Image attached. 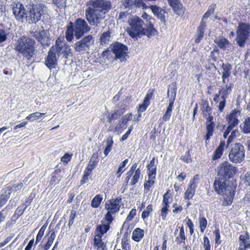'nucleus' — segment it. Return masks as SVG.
<instances>
[{
	"label": "nucleus",
	"instance_id": "9",
	"mask_svg": "<svg viewBox=\"0 0 250 250\" xmlns=\"http://www.w3.org/2000/svg\"><path fill=\"white\" fill-rule=\"evenodd\" d=\"M236 167L232 166L228 162L221 163L217 167L218 176L227 180L231 178L235 173Z\"/></svg>",
	"mask_w": 250,
	"mask_h": 250
},
{
	"label": "nucleus",
	"instance_id": "56",
	"mask_svg": "<svg viewBox=\"0 0 250 250\" xmlns=\"http://www.w3.org/2000/svg\"><path fill=\"white\" fill-rule=\"evenodd\" d=\"M132 119V113H129L123 116L121 120V121L122 122V123H124V125H126L129 121H130Z\"/></svg>",
	"mask_w": 250,
	"mask_h": 250
},
{
	"label": "nucleus",
	"instance_id": "16",
	"mask_svg": "<svg viewBox=\"0 0 250 250\" xmlns=\"http://www.w3.org/2000/svg\"><path fill=\"white\" fill-rule=\"evenodd\" d=\"M198 179V175H196L190 180L188 188L184 194L186 199H191L194 195L195 190L197 187Z\"/></svg>",
	"mask_w": 250,
	"mask_h": 250
},
{
	"label": "nucleus",
	"instance_id": "8",
	"mask_svg": "<svg viewBox=\"0 0 250 250\" xmlns=\"http://www.w3.org/2000/svg\"><path fill=\"white\" fill-rule=\"evenodd\" d=\"M245 150L244 146L240 143L234 144L230 149L229 158L230 161L238 163L243 161L245 158Z\"/></svg>",
	"mask_w": 250,
	"mask_h": 250
},
{
	"label": "nucleus",
	"instance_id": "54",
	"mask_svg": "<svg viewBox=\"0 0 250 250\" xmlns=\"http://www.w3.org/2000/svg\"><path fill=\"white\" fill-rule=\"evenodd\" d=\"M76 216V211L75 210H72L70 212L69 217V221L68 226L70 227L74 223V219Z\"/></svg>",
	"mask_w": 250,
	"mask_h": 250
},
{
	"label": "nucleus",
	"instance_id": "49",
	"mask_svg": "<svg viewBox=\"0 0 250 250\" xmlns=\"http://www.w3.org/2000/svg\"><path fill=\"white\" fill-rule=\"evenodd\" d=\"M153 211V206L151 204L148 205L146 209H145L142 214V218L143 220L147 218L149 214Z\"/></svg>",
	"mask_w": 250,
	"mask_h": 250
},
{
	"label": "nucleus",
	"instance_id": "38",
	"mask_svg": "<svg viewBox=\"0 0 250 250\" xmlns=\"http://www.w3.org/2000/svg\"><path fill=\"white\" fill-rule=\"evenodd\" d=\"M215 126V123H211V124L207 125V134L205 136V139L206 142L209 140L210 137L213 135L214 128Z\"/></svg>",
	"mask_w": 250,
	"mask_h": 250
},
{
	"label": "nucleus",
	"instance_id": "37",
	"mask_svg": "<svg viewBox=\"0 0 250 250\" xmlns=\"http://www.w3.org/2000/svg\"><path fill=\"white\" fill-rule=\"evenodd\" d=\"M201 110L203 112L204 117H207L208 115L211 114V108L209 106V104L208 101H202Z\"/></svg>",
	"mask_w": 250,
	"mask_h": 250
},
{
	"label": "nucleus",
	"instance_id": "11",
	"mask_svg": "<svg viewBox=\"0 0 250 250\" xmlns=\"http://www.w3.org/2000/svg\"><path fill=\"white\" fill-rule=\"evenodd\" d=\"M73 23L75 27V38L77 40L80 39L91 29L90 26L83 19L78 18Z\"/></svg>",
	"mask_w": 250,
	"mask_h": 250
},
{
	"label": "nucleus",
	"instance_id": "44",
	"mask_svg": "<svg viewBox=\"0 0 250 250\" xmlns=\"http://www.w3.org/2000/svg\"><path fill=\"white\" fill-rule=\"evenodd\" d=\"M111 37L110 32L108 31L104 32L100 37V42L102 44H107L110 41Z\"/></svg>",
	"mask_w": 250,
	"mask_h": 250
},
{
	"label": "nucleus",
	"instance_id": "31",
	"mask_svg": "<svg viewBox=\"0 0 250 250\" xmlns=\"http://www.w3.org/2000/svg\"><path fill=\"white\" fill-rule=\"evenodd\" d=\"M93 247L97 250H107L106 244L99 236L94 237Z\"/></svg>",
	"mask_w": 250,
	"mask_h": 250
},
{
	"label": "nucleus",
	"instance_id": "18",
	"mask_svg": "<svg viewBox=\"0 0 250 250\" xmlns=\"http://www.w3.org/2000/svg\"><path fill=\"white\" fill-rule=\"evenodd\" d=\"M148 8L150 9L153 15L160 20L162 22H166V17L165 14L166 10L162 7L156 5H147Z\"/></svg>",
	"mask_w": 250,
	"mask_h": 250
},
{
	"label": "nucleus",
	"instance_id": "29",
	"mask_svg": "<svg viewBox=\"0 0 250 250\" xmlns=\"http://www.w3.org/2000/svg\"><path fill=\"white\" fill-rule=\"evenodd\" d=\"M148 171V176L150 178H155L156 175V167L155 165V158L153 157L147 166Z\"/></svg>",
	"mask_w": 250,
	"mask_h": 250
},
{
	"label": "nucleus",
	"instance_id": "43",
	"mask_svg": "<svg viewBox=\"0 0 250 250\" xmlns=\"http://www.w3.org/2000/svg\"><path fill=\"white\" fill-rule=\"evenodd\" d=\"M141 169L139 167L138 168L135 172H134V174L132 175V178L131 180L130 185L131 186H133L135 185L139 181L140 176H141Z\"/></svg>",
	"mask_w": 250,
	"mask_h": 250
},
{
	"label": "nucleus",
	"instance_id": "25",
	"mask_svg": "<svg viewBox=\"0 0 250 250\" xmlns=\"http://www.w3.org/2000/svg\"><path fill=\"white\" fill-rule=\"evenodd\" d=\"M237 114L238 112L233 110L228 116V126L232 128L236 126L238 124L239 120L238 119Z\"/></svg>",
	"mask_w": 250,
	"mask_h": 250
},
{
	"label": "nucleus",
	"instance_id": "19",
	"mask_svg": "<svg viewBox=\"0 0 250 250\" xmlns=\"http://www.w3.org/2000/svg\"><path fill=\"white\" fill-rule=\"evenodd\" d=\"M34 36L42 45L47 44V42L49 38V34L42 27L38 31L34 32Z\"/></svg>",
	"mask_w": 250,
	"mask_h": 250
},
{
	"label": "nucleus",
	"instance_id": "47",
	"mask_svg": "<svg viewBox=\"0 0 250 250\" xmlns=\"http://www.w3.org/2000/svg\"><path fill=\"white\" fill-rule=\"evenodd\" d=\"M199 223L200 231L201 232H203L207 227L208 221L204 217L200 216L199 217Z\"/></svg>",
	"mask_w": 250,
	"mask_h": 250
},
{
	"label": "nucleus",
	"instance_id": "4",
	"mask_svg": "<svg viewBox=\"0 0 250 250\" xmlns=\"http://www.w3.org/2000/svg\"><path fill=\"white\" fill-rule=\"evenodd\" d=\"M35 42L25 36L20 38L15 46L16 51L21 53L23 57L30 60L35 55Z\"/></svg>",
	"mask_w": 250,
	"mask_h": 250
},
{
	"label": "nucleus",
	"instance_id": "46",
	"mask_svg": "<svg viewBox=\"0 0 250 250\" xmlns=\"http://www.w3.org/2000/svg\"><path fill=\"white\" fill-rule=\"evenodd\" d=\"M169 5L172 7L173 10L176 12L180 9L182 4L178 0H167Z\"/></svg>",
	"mask_w": 250,
	"mask_h": 250
},
{
	"label": "nucleus",
	"instance_id": "7",
	"mask_svg": "<svg viewBox=\"0 0 250 250\" xmlns=\"http://www.w3.org/2000/svg\"><path fill=\"white\" fill-rule=\"evenodd\" d=\"M94 38L91 35H88L82 37L75 44L74 49L76 52L81 54L88 53L94 43Z\"/></svg>",
	"mask_w": 250,
	"mask_h": 250
},
{
	"label": "nucleus",
	"instance_id": "28",
	"mask_svg": "<svg viewBox=\"0 0 250 250\" xmlns=\"http://www.w3.org/2000/svg\"><path fill=\"white\" fill-rule=\"evenodd\" d=\"M28 205H22L21 206H19L17 208L16 210L15 211L14 215L12 216L11 218V223H12L13 221L14 223H15L17 220L23 213L25 209L27 208Z\"/></svg>",
	"mask_w": 250,
	"mask_h": 250
},
{
	"label": "nucleus",
	"instance_id": "13",
	"mask_svg": "<svg viewBox=\"0 0 250 250\" xmlns=\"http://www.w3.org/2000/svg\"><path fill=\"white\" fill-rule=\"evenodd\" d=\"M169 103L168 106L167 107L165 113L162 117L163 121L167 122L168 121L171 116V113L173 109V106L175 100L176 90L175 88H171L170 89L168 90L167 95L168 96H170Z\"/></svg>",
	"mask_w": 250,
	"mask_h": 250
},
{
	"label": "nucleus",
	"instance_id": "23",
	"mask_svg": "<svg viewBox=\"0 0 250 250\" xmlns=\"http://www.w3.org/2000/svg\"><path fill=\"white\" fill-rule=\"evenodd\" d=\"M101 222L102 224L98 225L96 228L95 237L99 236L102 238L103 235L109 229L110 226L108 224H106L104 221H102Z\"/></svg>",
	"mask_w": 250,
	"mask_h": 250
},
{
	"label": "nucleus",
	"instance_id": "14",
	"mask_svg": "<svg viewBox=\"0 0 250 250\" xmlns=\"http://www.w3.org/2000/svg\"><path fill=\"white\" fill-rule=\"evenodd\" d=\"M112 50L116 58L120 60L121 62L126 60L125 57L127 55L128 49L125 45L116 42L114 44Z\"/></svg>",
	"mask_w": 250,
	"mask_h": 250
},
{
	"label": "nucleus",
	"instance_id": "64",
	"mask_svg": "<svg viewBox=\"0 0 250 250\" xmlns=\"http://www.w3.org/2000/svg\"><path fill=\"white\" fill-rule=\"evenodd\" d=\"M123 125H124V123H122V122L119 120L118 123L115 127L114 131L116 132H122L123 130L122 128Z\"/></svg>",
	"mask_w": 250,
	"mask_h": 250
},
{
	"label": "nucleus",
	"instance_id": "24",
	"mask_svg": "<svg viewBox=\"0 0 250 250\" xmlns=\"http://www.w3.org/2000/svg\"><path fill=\"white\" fill-rule=\"evenodd\" d=\"M225 147L226 148L225 141H221L218 146L217 147L213 153L212 159L213 160H216L220 158L223 154Z\"/></svg>",
	"mask_w": 250,
	"mask_h": 250
},
{
	"label": "nucleus",
	"instance_id": "27",
	"mask_svg": "<svg viewBox=\"0 0 250 250\" xmlns=\"http://www.w3.org/2000/svg\"><path fill=\"white\" fill-rule=\"evenodd\" d=\"M233 86V84L232 83H228L226 85L225 87H223L219 90V94L221 95V99H226L229 94L231 91L232 88Z\"/></svg>",
	"mask_w": 250,
	"mask_h": 250
},
{
	"label": "nucleus",
	"instance_id": "42",
	"mask_svg": "<svg viewBox=\"0 0 250 250\" xmlns=\"http://www.w3.org/2000/svg\"><path fill=\"white\" fill-rule=\"evenodd\" d=\"M172 199L169 194L168 190L164 195L162 202L163 207L169 208V204L171 202Z\"/></svg>",
	"mask_w": 250,
	"mask_h": 250
},
{
	"label": "nucleus",
	"instance_id": "12",
	"mask_svg": "<svg viewBox=\"0 0 250 250\" xmlns=\"http://www.w3.org/2000/svg\"><path fill=\"white\" fill-rule=\"evenodd\" d=\"M123 5L125 8L131 10L133 12H136L139 9L143 10L148 9L147 5L143 0H125Z\"/></svg>",
	"mask_w": 250,
	"mask_h": 250
},
{
	"label": "nucleus",
	"instance_id": "61",
	"mask_svg": "<svg viewBox=\"0 0 250 250\" xmlns=\"http://www.w3.org/2000/svg\"><path fill=\"white\" fill-rule=\"evenodd\" d=\"M214 234L215 236V243L217 245H219L221 243V241L220 240V230L219 229H216L214 231Z\"/></svg>",
	"mask_w": 250,
	"mask_h": 250
},
{
	"label": "nucleus",
	"instance_id": "21",
	"mask_svg": "<svg viewBox=\"0 0 250 250\" xmlns=\"http://www.w3.org/2000/svg\"><path fill=\"white\" fill-rule=\"evenodd\" d=\"M214 42V43L222 50L224 51L229 50L231 48V43L225 38L218 37L216 38Z\"/></svg>",
	"mask_w": 250,
	"mask_h": 250
},
{
	"label": "nucleus",
	"instance_id": "5",
	"mask_svg": "<svg viewBox=\"0 0 250 250\" xmlns=\"http://www.w3.org/2000/svg\"><path fill=\"white\" fill-rule=\"evenodd\" d=\"M47 12L45 5L40 2L33 5L29 11L27 12L26 21L29 23H36L41 19L42 16Z\"/></svg>",
	"mask_w": 250,
	"mask_h": 250
},
{
	"label": "nucleus",
	"instance_id": "34",
	"mask_svg": "<svg viewBox=\"0 0 250 250\" xmlns=\"http://www.w3.org/2000/svg\"><path fill=\"white\" fill-rule=\"evenodd\" d=\"M98 154L97 153H94L93 154L91 157L89 163L87 166V167H89L93 170L96 167L98 164Z\"/></svg>",
	"mask_w": 250,
	"mask_h": 250
},
{
	"label": "nucleus",
	"instance_id": "22",
	"mask_svg": "<svg viewBox=\"0 0 250 250\" xmlns=\"http://www.w3.org/2000/svg\"><path fill=\"white\" fill-rule=\"evenodd\" d=\"M74 36H75L74 23L73 22L70 21L69 24L66 25L65 37L68 42H71L74 39Z\"/></svg>",
	"mask_w": 250,
	"mask_h": 250
},
{
	"label": "nucleus",
	"instance_id": "53",
	"mask_svg": "<svg viewBox=\"0 0 250 250\" xmlns=\"http://www.w3.org/2000/svg\"><path fill=\"white\" fill-rule=\"evenodd\" d=\"M155 178H150L148 177V180L146 182V183L144 184L145 187V191L147 192L150 190V187L153 185L154 184V179Z\"/></svg>",
	"mask_w": 250,
	"mask_h": 250
},
{
	"label": "nucleus",
	"instance_id": "52",
	"mask_svg": "<svg viewBox=\"0 0 250 250\" xmlns=\"http://www.w3.org/2000/svg\"><path fill=\"white\" fill-rule=\"evenodd\" d=\"M215 5H212L209 6L208 10L204 15L202 20L208 18L211 14H213L214 12Z\"/></svg>",
	"mask_w": 250,
	"mask_h": 250
},
{
	"label": "nucleus",
	"instance_id": "35",
	"mask_svg": "<svg viewBox=\"0 0 250 250\" xmlns=\"http://www.w3.org/2000/svg\"><path fill=\"white\" fill-rule=\"evenodd\" d=\"M222 68L223 69L222 76H223V77H229L231 74V70L232 69L231 65L229 63H223L222 64Z\"/></svg>",
	"mask_w": 250,
	"mask_h": 250
},
{
	"label": "nucleus",
	"instance_id": "57",
	"mask_svg": "<svg viewBox=\"0 0 250 250\" xmlns=\"http://www.w3.org/2000/svg\"><path fill=\"white\" fill-rule=\"evenodd\" d=\"M7 34L4 29H0V42L5 41L7 39Z\"/></svg>",
	"mask_w": 250,
	"mask_h": 250
},
{
	"label": "nucleus",
	"instance_id": "20",
	"mask_svg": "<svg viewBox=\"0 0 250 250\" xmlns=\"http://www.w3.org/2000/svg\"><path fill=\"white\" fill-rule=\"evenodd\" d=\"M66 45V42L63 36H60L56 41L55 45L52 46L51 48H54V51L57 52L58 57L63 53L64 48Z\"/></svg>",
	"mask_w": 250,
	"mask_h": 250
},
{
	"label": "nucleus",
	"instance_id": "60",
	"mask_svg": "<svg viewBox=\"0 0 250 250\" xmlns=\"http://www.w3.org/2000/svg\"><path fill=\"white\" fill-rule=\"evenodd\" d=\"M112 212H109V211H107V213L106 214L105 217H104V221H106L107 222L106 223V224H108L109 226H110V224L112 222L113 218L111 215Z\"/></svg>",
	"mask_w": 250,
	"mask_h": 250
},
{
	"label": "nucleus",
	"instance_id": "50",
	"mask_svg": "<svg viewBox=\"0 0 250 250\" xmlns=\"http://www.w3.org/2000/svg\"><path fill=\"white\" fill-rule=\"evenodd\" d=\"M186 237L184 234H179V235L176 237L175 241L177 245H183L184 248H187V246L185 245V240Z\"/></svg>",
	"mask_w": 250,
	"mask_h": 250
},
{
	"label": "nucleus",
	"instance_id": "39",
	"mask_svg": "<svg viewBox=\"0 0 250 250\" xmlns=\"http://www.w3.org/2000/svg\"><path fill=\"white\" fill-rule=\"evenodd\" d=\"M124 112L115 110L113 113H109L108 115V122L111 123L113 121L118 119Z\"/></svg>",
	"mask_w": 250,
	"mask_h": 250
},
{
	"label": "nucleus",
	"instance_id": "26",
	"mask_svg": "<svg viewBox=\"0 0 250 250\" xmlns=\"http://www.w3.org/2000/svg\"><path fill=\"white\" fill-rule=\"evenodd\" d=\"M206 27V22L201 21L199 26L197 29V38L195 39V41L196 43H198L200 42L201 40L203 39L204 34V31Z\"/></svg>",
	"mask_w": 250,
	"mask_h": 250
},
{
	"label": "nucleus",
	"instance_id": "30",
	"mask_svg": "<svg viewBox=\"0 0 250 250\" xmlns=\"http://www.w3.org/2000/svg\"><path fill=\"white\" fill-rule=\"evenodd\" d=\"M152 94V91L148 92L147 93L145 96L143 103L139 106V111L144 112L146 110V108L150 104V99L151 98Z\"/></svg>",
	"mask_w": 250,
	"mask_h": 250
},
{
	"label": "nucleus",
	"instance_id": "45",
	"mask_svg": "<svg viewBox=\"0 0 250 250\" xmlns=\"http://www.w3.org/2000/svg\"><path fill=\"white\" fill-rule=\"evenodd\" d=\"M103 200V197L101 195L98 194L96 195L92 199L91 205L93 208H98L100 205Z\"/></svg>",
	"mask_w": 250,
	"mask_h": 250
},
{
	"label": "nucleus",
	"instance_id": "3",
	"mask_svg": "<svg viewBox=\"0 0 250 250\" xmlns=\"http://www.w3.org/2000/svg\"><path fill=\"white\" fill-rule=\"evenodd\" d=\"M129 26L127 28V31L132 38L137 37H141L146 35L147 37L154 36L156 30L153 25L150 22L146 24V28L143 27L144 21L142 19L138 17H134L128 20Z\"/></svg>",
	"mask_w": 250,
	"mask_h": 250
},
{
	"label": "nucleus",
	"instance_id": "58",
	"mask_svg": "<svg viewBox=\"0 0 250 250\" xmlns=\"http://www.w3.org/2000/svg\"><path fill=\"white\" fill-rule=\"evenodd\" d=\"M23 186L22 183L21 182L18 184L13 185L10 188L11 191H17L21 190Z\"/></svg>",
	"mask_w": 250,
	"mask_h": 250
},
{
	"label": "nucleus",
	"instance_id": "62",
	"mask_svg": "<svg viewBox=\"0 0 250 250\" xmlns=\"http://www.w3.org/2000/svg\"><path fill=\"white\" fill-rule=\"evenodd\" d=\"M204 247L205 250H210V245L209 240L207 236H204Z\"/></svg>",
	"mask_w": 250,
	"mask_h": 250
},
{
	"label": "nucleus",
	"instance_id": "40",
	"mask_svg": "<svg viewBox=\"0 0 250 250\" xmlns=\"http://www.w3.org/2000/svg\"><path fill=\"white\" fill-rule=\"evenodd\" d=\"M45 113H40L39 112H35L32 114H29L26 117V119L29 121L30 122H33L35 120H38L42 117V116L44 115Z\"/></svg>",
	"mask_w": 250,
	"mask_h": 250
},
{
	"label": "nucleus",
	"instance_id": "15",
	"mask_svg": "<svg viewBox=\"0 0 250 250\" xmlns=\"http://www.w3.org/2000/svg\"><path fill=\"white\" fill-rule=\"evenodd\" d=\"M124 205L122 201V198L117 197L115 199L107 201L105 203V208L108 211L114 214L118 212L120 208L123 207Z\"/></svg>",
	"mask_w": 250,
	"mask_h": 250
},
{
	"label": "nucleus",
	"instance_id": "48",
	"mask_svg": "<svg viewBox=\"0 0 250 250\" xmlns=\"http://www.w3.org/2000/svg\"><path fill=\"white\" fill-rule=\"evenodd\" d=\"M231 132L230 135L229 136L228 139L227 140V145L226 146V148L228 147L229 145L231 143L233 139L238 135H239V132L238 129H235L231 130Z\"/></svg>",
	"mask_w": 250,
	"mask_h": 250
},
{
	"label": "nucleus",
	"instance_id": "2",
	"mask_svg": "<svg viewBox=\"0 0 250 250\" xmlns=\"http://www.w3.org/2000/svg\"><path fill=\"white\" fill-rule=\"evenodd\" d=\"M213 186L215 191L224 196L222 205L230 206L234 199L236 185L233 181L219 177L215 179Z\"/></svg>",
	"mask_w": 250,
	"mask_h": 250
},
{
	"label": "nucleus",
	"instance_id": "33",
	"mask_svg": "<svg viewBox=\"0 0 250 250\" xmlns=\"http://www.w3.org/2000/svg\"><path fill=\"white\" fill-rule=\"evenodd\" d=\"M144 236V230L139 228H137L135 229L132 232V239L134 241L138 242L141 241Z\"/></svg>",
	"mask_w": 250,
	"mask_h": 250
},
{
	"label": "nucleus",
	"instance_id": "59",
	"mask_svg": "<svg viewBox=\"0 0 250 250\" xmlns=\"http://www.w3.org/2000/svg\"><path fill=\"white\" fill-rule=\"evenodd\" d=\"M168 208H166V207H163L161 209V216L163 219V220H166V217L168 214Z\"/></svg>",
	"mask_w": 250,
	"mask_h": 250
},
{
	"label": "nucleus",
	"instance_id": "41",
	"mask_svg": "<svg viewBox=\"0 0 250 250\" xmlns=\"http://www.w3.org/2000/svg\"><path fill=\"white\" fill-rule=\"evenodd\" d=\"M113 144V138L112 136H109L106 140V146L104 151L105 156H107L109 152L111 150Z\"/></svg>",
	"mask_w": 250,
	"mask_h": 250
},
{
	"label": "nucleus",
	"instance_id": "51",
	"mask_svg": "<svg viewBox=\"0 0 250 250\" xmlns=\"http://www.w3.org/2000/svg\"><path fill=\"white\" fill-rule=\"evenodd\" d=\"M92 170L93 169H91L89 167H87L86 168L85 170L84 171L83 179L81 181V184H83L85 183V181L88 179V176L91 173Z\"/></svg>",
	"mask_w": 250,
	"mask_h": 250
},
{
	"label": "nucleus",
	"instance_id": "32",
	"mask_svg": "<svg viewBox=\"0 0 250 250\" xmlns=\"http://www.w3.org/2000/svg\"><path fill=\"white\" fill-rule=\"evenodd\" d=\"M250 235L248 232L244 234H241L239 237V245L240 246L246 247L247 245L250 246Z\"/></svg>",
	"mask_w": 250,
	"mask_h": 250
},
{
	"label": "nucleus",
	"instance_id": "63",
	"mask_svg": "<svg viewBox=\"0 0 250 250\" xmlns=\"http://www.w3.org/2000/svg\"><path fill=\"white\" fill-rule=\"evenodd\" d=\"M72 155L65 153L61 158V161L64 164H67L71 159Z\"/></svg>",
	"mask_w": 250,
	"mask_h": 250
},
{
	"label": "nucleus",
	"instance_id": "36",
	"mask_svg": "<svg viewBox=\"0 0 250 250\" xmlns=\"http://www.w3.org/2000/svg\"><path fill=\"white\" fill-rule=\"evenodd\" d=\"M242 132L245 134L250 133V117H247L242 125L240 126Z\"/></svg>",
	"mask_w": 250,
	"mask_h": 250
},
{
	"label": "nucleus",
	"instance_id": "10",
	"mask_svg": "<svg viewBox=\"0 0 250 250\" xmlns=\"http://www.w3.org/2000/svg\"><path fill=\"white\" fill-rule=\"evenodd\" d=\"M13 13L16 19L21 22L26 21L28 11L21 2L13 1L11 4Z\"/></svg>",
	"mask_w": 250,
	"mask_h": 250
},
{
	"label": "nucleus",
	"instance_id": "6",
	"mask_svg": "<svg viewBox=\"0 0 250 250\" xmlns=\"http://www.w3.org/2000/svg\"><path fill=\"white\" fill-rule=\"evenodd\" d=\"M235 41L238 46L243 47L247 39L250 37V25L249 23L240 22L236 32Z\"/></svg>",
	"mask_w": 250,
	"mask_h": 250
},
{
	"label": "nucleus",
	"instance_id": "55",
	"mask_svg": "<svg viewBox=\"0 0 250 250\" xmlns=\"http://www.w3.org/2000/svg\"><path fill=\"white\" fill-rule=\"evenodd\" d=\"M128 161V160L126 159L120 164L117 170V173H119V176H120L121 174L124 172V170H123V168L126 166Z\"/></svg>",
	"mask_w": 250,
	"mask_h": 250
},
{
	"label": "nucleus",
	"instance_id": "17",
	"mask_svg": "<svg viewBox=\"0 0 250 250\" xmlns=\"http://www.w3.org/2000/svg\"><path fill=\"white\" fill-rule=\"evenodd\" d=\"M54 48H51L45 59V64L50 69L55 68L57 63V52L54 51Z\"/></svg>",
	"mask_w": 250,
	"mask_h": 250
},
{
	"label": "nucleus",
	"instance_id": "1",
	"mask_svg": "<svg viewBox=\"0 0 250 250\" xmlns=\"http://www.w3.org/2000/svg\"><path fill=\"white\" fill-rule=\"evenodd\" d=\"M85 18L91 26H98L111 8V3L107 0H90L86 3Z\"/></svg>",
	"mask_w": 250,
	"mask_h": 250
}]
</instances>
